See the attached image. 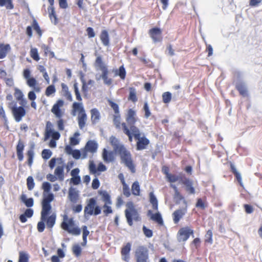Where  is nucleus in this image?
I'll return each instance as SVG.
<instances>
[{"label": "nucleus", "mask_w": 262, "mask_h": 262, "mask_svg": "<svg viewBox=\"0 0 262 262\" xmlns=\"http://www.w3.org/2000/svg\"><path fill=\"white\" fill-rule=\"evenodd\" d=\"M40 221L38 222L37 229L39 232H42L46 227L45 222L46 223L47 228L51 229L55 224L56 220V214L53 213L49 215L50 213L41 211Z\"/></svg>", "instance_id": "f03ea898"}, {"label": "nucleus", "mask_w": 262, "mask_h": 262, "mask_svg": "<svg viewBox=\"0 0 262 262\" xmlns=\"http://www.w3.org/2000/svg\"><path fill=\"white\" fill-rule=\"evenodd\" d=\"M56 92V89L55 85L52 84L49 85L46 89L45 94L47 96H50L52 94L55 93Z\"/></svg>", "instance_id": "09e8293b"}, {"label": "nucleus", "mask_w": 262, "mask_h": 262, "mask_svg": "<svg viewBox=\"0 0 262 262\" xmlns=\"http://www.w3.org/2000/svg\"><path fill=\"white\" fill-rule=\"evenodd\" d=\"M25 145L24 142L20 139H19L16 147V154L18 159L19 161H22L24 159L23 151Z\"/></svg>", "instance_id": "a211bd4d"}, {"label": "nucleus", "mask_w": 262, "mask_h": 262, "mask_svg": "<svg viewBox=\"0 0 262 262\" xmlns=\"http://www.w3.org/2000/svg\"><path fill=\"white\" fill-rule=\"evenodd\" d=\"M128 99L133 102H135L137 101L138 99L136 96V91L135 88L133 87L129 88V93Z\"/></svg>", "instance_id": "e433bc0d"}, {"label": "nucleus", "mask_w": 262, "mask_h": 262, "mask_svg": "<svg viewBox=\"0 0 262 262\" xmlns=\"http://www.w3.org/2000/svg\"><path fill=\"white\" fill-rule=\"evenodd\" d=\"M111 145L113 146L114 150L117 152L120 150V148L122 145L119 144V140L115 136H112L110 138Z\"/></svg>", "instance_id": "7c9ffc66"}, {"label": "nucleus", "mask_w": 262, "mask_h": 262, "mask_svg": "<svg viewBox=\"0 0 262 262\" xmlns=\"http://www.w3.org/2000/svg\"><path fill=\"white\" fill-rule=\"evenodd\" d=\"M51 137L55 140H58L60 137V134L59 132L56 131L54 129H50Z\"/></svg>", "instance_id": "774afa93"}, {"label": "nucleus", "mask_w": 262, "mask_h": 262, "mask_svg": "<svg viewBox=\"0 0 262 262\" xmlns=\"http://www.w3.org/2000/svg\"><path fill=\"white\" fill-rule=\"evenodd\" d=\"M147 215L150 217L152 221L157 223L160 226H163L164 225L163 220L160 212L158 211L155 213H153L151 210H148Z\"/></svg>", "instance_id": "4468645a"}, {"label": "nucleus", "mask_w": 262, "mask_h": 262, "mask_svg": "<svg viewBox=\"0 0 262 262\" xmlns=\"http://www.w3.org/2000/svg\"><path fill=\"white\" fill-rule=\"evenodd\" d=\"M123 194L127 198H128L130 196V192L128 185L126 183L123 184Z\"/></svg>", "instance_id": "680f3d73"}, {"label": "nucleus", "mask_w": 262, "mask_h": 262, "mask_svg": "<svg viewBox=\"0 0 262 262\" xmlns=\"http://www.w3.org/2000/svg\"><path fill=\"white\" fill-rule=\"evenodd\" d=\"M50 6L48 8L49 17L52 20L54 18V24L56 25L58 23V19L55 13V8L54 7V0H48Z\"/></svg>", "instance_id": "dca6fc26"}, {"label": "nucleus", "mask_w": 262, "mask_h": 262, "mask_svg": "<svg viewBox=\"0 0 262 262\" xmlns=\"http://www.w3.org/2000/svg\"><path fill=\"white\" fill-rule=\"evenodd\" d=\"M0 7H5L8 10L14 8L12 0H0Z\"/></svg>", "instance_id": "c9c22d12"}, {"label": "nucleus", "mask_w": 262, "mask_h": 262, "mask_svg": "<svg viewBox=\"0 0 262 262\" xmlns=\"http://www.w3.org/2000/svg\"><path fill=\"white\" fill-rule=\"evenodd\" d=\"M136 262H148V250L143 246H139L135 252Z\"/></svg>", "instance_id": "6e6552de"}, {"label": "nucleus", "mask_w": 262, "mask_h": 262, "mask_svg": "<svg viewBox=\"0 0 262 262\" xmlns=\"http://www.w3.org/2000/svg\"><path fill=\"white\" fill-rule=\"evenodd\" d=\"M27 83L29 86L32 88L36 86L37 81L34 77H32L27 79Z\"/></svg>", "instance_id": "338daca9"}, {"label": "nucleus", "mask_w": 262, "mask_h": 262, "mask_svg": "<svg viewBox=\"0 0 262 262\" xmlns=\"http://www.w3.org/2000/svg\"><path fill=\"white\" fill-rule=\"evenodd\" d=\"M11 49L10 45L9 44H0V59L4 58L8 53Z\"/></svg>", "instance_id": "c85d7f7f"}, {"label": "nucleus", "mask_w": 262, "mask_h": 262, "mask_svg": "<svg viewBox=\"0 0 262 262\" xmlns=\"http://www.w3.org/2000/svg\"><path fill=\"white\" fill-rule=\"evenodd\" d=\"M32 27L40 37L42 36V31L37 20L35 19L33 20Z\"/></svg>", "instance_id": "79ce46f5"}, {"label": "nucleus", "mask_w": 262, "mask_h": 262, "mask_svg": "<svg viewBox=\"0 0 262 262\" xmlns=\"http://www.w3.org/2000/svg\"><path fill=\"white\" fill-rule=\"evenodd\" d=\"M108 103L111 108L114 110L115 114L117 115L119 114V107L117 103L114 102L111 99H108Z\"/></svg>", "instance_id": "a19ab883"}, {"label": "nucleus", "mask_w": 262, "mask_h": 262, "mask_svg": "<svg viewBox=\"0 0 262 262\" xmlns=\"http://www.w3.org/2000/svg\"><path fill=\"white\" fill-rule=\"evenodd\" d=\"M113 122L117 128H119L120 127V116L119 114L114 116Z\"/></svg>", "instance_id": "69168bd1"}, {"label": "nucleus", "mask_w": 262, "mask_h": 262, "mask_svg": "<svg viewBox=\"0 0 262 262\" xmlns=\"http://www.w3.org/2000/svg\"><path fill=\"white\" fill-rule=\"evenodd\" d=\"M117 152L120 155L122 163H123L132 173H135L136 168L130 152L126 149L124 145H122L120 150Z\"/></svg>", "instance_id": "39448f33"}, {"label": "nucleus", "mask_w": 262, "mask_h": 262, "mask_svg": "<svg viewBox=\"0 0 262 262\" xmlns=\"http://www.w3.org/2000/svg\"><path fill=\"white\" fill-rule=\"evenodd\" d=\"M89 169L90 170V172L91 174H95L97 172V167H96V164L92 160L90 161Z\"/></svg>", "instance_id": "3c124183"}, {"label": "nucleus", "mask_w": 262, "mask_h": 262, "mask_svg": "<svg viewBox=\"0 0 262 262\" xmlns=\"http://www.w3.org/2000/svg\"><path fill=\"white\" fill-rule=\"evenodd\" d=\"M54 173L60 181H63L64 179L63 166H58L55 169Z\"/></svg>", "instance_id": "2f4dec72"}, {"label": "nucleus", "mask_w": 262, "mask_h": 262, "mask_svg": "<svg viewBox=\"0 0 262 262\" xmlns=\"http://www.w3.org/2000/svg\"><path fill=\"white\" fill-rule=\"evenodd\" d=\"M20 200L28 208H31L34 205V199L32 198H28L25 194H22Z\"/></svg>", "instance_id": "cd10ccee"}, {"label": "nucleus", "mask_w": 262, "mask_h": 262, "mask_svg": "<svg viewBox=\"0 0 262 262\" xmlns=\"http://www.w3.org/2000/svg\"><path fill=\"white\" fill-rule=\"evenodd\" d=\"M212 232L211 230H208L205 234V242L210 244L212 243Z\"/></svg>", "instance_id": "13d9d810"}, {"label": "nucleus", "mask_w": 262, "mask_h": 262, "mask_svg": "<svg viewBox=\"0 0 262 262\" xmlns=\"http://www.w3.org/2000/svg\"><path fill=\"white\" fill-rule=\"evenodd\" d=\"M125 216L127 221V223L130 226L133 225V221L139 222L141 220V218L137 209L134 210L133 211L130 212L129 211L125 210Z\"/></svg>", "instance_id": "9d476101"}, {"label": "nucleus", "mask_w": 262, "mask_h": 262, "mask_svg": "<svg viewBox=\"0 0 262 262\" xmlns=\"http://www.w3.org/2000/svg\"><path fill=\"white\" fill-rule=\"evenodd\" d=\"M85 147L88 151L94 153L97 150L98 143L95 140H89L86 142Z\"/></svg>", "instance_id": "412c9836"}, {"label": "nucleus", "mask_w": 262, "mask_h": 262, "mask_svg": "<svg viewBox=\"0 0 262 262\" xmlns=\"http://www.w3.org/2000/svg\"><path fill=\"white\" fill-rule=\"evenodd\" d=\"M130 129L132 133L133 134L135 139L140 138L141 134L139 128L135 124L130 125Z\"/></svg>", "instance_id": "4c0bfd02"}, {"label": "nucleus", "mask_w": 262, "mask_h": 262, "mask_svg": "<svg viewBox=\"0 0 262 262\" xmlns=\"http://www.w3.org/2000/svg\"><path fill=\"white\" fill-rule=\"evenodd\" d=\"M132 245L130 243H127L122 248L121 254L124 256L123 259L127 261L129 259V254L131 250Z\"/></svg>", "instance_id": "bb28decb"}, {"label": "nucleus", "mask_w": 262, "mask_h": 262, "mask_svg": "<svg viewBox=\"0 0 262 262\" xmlns=\"http://www.w3.org/2000/svg\"><path fill=\"white\" fill-rule=\"evenodd\" d=\"M102 158L105 162H111L114 160V156L113 151H108L106 148H104L102 151Z\"/></svg>", "instance_id": "393cba45"}, {"label": "nucleus", "mask_w": 262, "mask_h": 262, "mask_svg": "<svg viewBox=\"0 0 262 262\" xmlns=\"http://www.w3.org/2000/svg\"><path fill=\"white\" fill-rule=\"evenodd\" d=\"M168 182L170 183H174L178 181L179 179V175H176L170 173L169 175L166 178Z\"/></svg>", "instance_id": "4d7b16f0"}, {"label": "nucleus", "mask_w": 262, "mask_h": 262, "mask_svg": "<svg viewBox=\"0 0 262 262\" xmlns=\"http://www.w3.org/2000/svg\"><path fill=\"white\" fill-rule=\"evenodd\" d=\"M149 33L150 37L155 43L162 41V30L160 28L156 27L150 29Z\"/></svg>", "instance_id": "ddd939ff"}, {"label": "nucleus", "mask_w": 262, "mask_h": 262, "mask_svg": "<svg viewBox=\"0 0 262 262\" xmlns=\"http://www.w3.org/2000/svg\"><path fill=\"white\" fill-rule=\"evenodd\" d=\"M75 222L73 218H69L68 215L64 214L63 216V221L61 222V228L67 231L69 233L74 235H79L81 233V229L78 227H74Z\"/></svg>", "instance_id": "7ed1b4c3"}, {"label": "nucleus", "mask_w": 262, "mask_h": 262, "mask_svg": "<svg viewBox=\"0 0 262 262\" xmlns=\"http://www.w3.org/2000/svg\"><path fill=\"white\" fill-rule=\"evenodd\" d=\"M136 115V112L134 110L129 108L128 110L126 120L129 125L136 123L137 121V119L135 117Z\"/></svg>", "instance_id": "6ab92c4d"}, {"label": "nucleus", "mask_w": 262, "mask_h": 262, "mask_svg": "<svg viewBox=\"0 0 262 262\" xmlns=\"http://www.w3.org/2000/svg\"><path fill=\"white\" fill-rule=\"evenodd\" d=\"M73 88H74V90L76 99L79 101H81L82 99L81 96L80 95V92L79 90L77 82H75L74 83Z\"/></svg>", "instance_id": "49530a36"}, {"label": "nucleus", "mask_w": 262, "mask_h": 262, "mask_svg": "<svg viewBox=\"0 0 262 262\" xmlns=\"http://www.w3.org/2000/svg\"><path fill=\"white\" fill-rule=\"evenodd\" d=\"M81 182V177L80 176L77 177H73L70 179V183L74 185L79 184Z\"/></svg>", "instance_id": "e2e57ef3"}, {"label": "nucleus", "mask_w": 262, "mask_h": 262, "mask_svg": "<svg viewBox=\"0 0 262 262\" xmlns=\"http://www.w3.org/2000/svg\"><path fill=\"white\" fill-rule=\"evenodd\" d=\"M72 109L79 112L78 116V125L80 129H83L86 123L87 116L82 103L74 102L72 104Z\"/></svg>", "instance_id": "423d86ee"}, {"label": "nucleus", "mask_w": 262, "mask_h": 262, "mask_svg": "<svg viewBox=\"0 0 262 262\" xmlns=\"http://www.w3.org/2000/svg\"><path fill=\"white\" fill-rule=\"evenodd\" d=\"M195 207L204 210L206 208V206L203 200L201 198H199L197 199Z\"/></svg>", "instance_id": "0e129e2a"}, {"label": "nucleus", "mask_w": 262, "mask_h": 262, "mask_svg": "<svg viewBox=\"0 0 262 262\" xmlns=\"http://www.w3.org/2000/svg\"><path fill=\"white\" fill-rule=\"evenodd\" d=\"M91 121L92 124H95L98 122L100 119V114L98 110L96 108H92L91 110Z\"/></svg>", "instance_id": "a878e982"}, {"label": "nucleus", "mask_w": 262, "mask_h": 262, "mask_svg": "<svg viewBox=\"0 0 262 262\" xmlns=\"http://www.w3.org/2000/svg\"><path fill=\"white\" fill-rule=\"evenodd\" d=\"M235 88L239 94L243 97L249 96L248 91L246 83L241 79H238L235 82Z\"/></svg>", "instance_id": "f8f14e48"}, {"label": "nucleus", "mask_w": 262, "mask_h": 262, "mask_svg": "<svg viewBox=\"0 0 262 262\" xmlns=\"http://www.w3.org/2000/svg\"><path fill=\"white\" fill-rule=\"evenodd\" d=\"M29 259L28 253L23 251L19 252L18 262H29Z\"/></svg>", "instance_id": "ea45409f"}, {"label": "nucleus", "mask_w": 262, "mask_h": 262, "mask_svg": "<svg viewBox=\"0 0 262 262\" xmlns=\"http://www.w3.org/2000/svg\"><path fill=\"white\" fill-rule=\"evenodd\" d=\"M54 198V194L52 192L43 193L41 212L51 213L52 210L51 203L53 201Z\"/></svg>", "instance_id": "0eeeda50"}, {"label": "nucleus", "mask_w": 262, "mask_h": 262, "mask_svg": "<svg viewBox=\"0 0 262 262\" xmlns=\"http://www.w3.org/2000/svg\"><path fill=\"white\" fill-rule=\"evenodd\" d=\"M14 90L15 93L14 94V95L17 101L20 100L21 99L24 97V95L23 93L19 89L15 88Z\"/></svg>", "instance_id": "6e6d98bb"}, {"label": "nucleus", "mask_w": 262, "mask_h": 262, "mask_svg": "<svg viewBox=\"0 0 262 262\" xmlns=\"http://www.w3.org/2000/svg\"><path fill=\"white\" fill-rule=\"evenodd\" d=\"M94 66L97 70H100L102 72L101 74H96L95 79L97 81L102 79L104 84L110 85L113 83V79L108 77L109 71L107 66L102 61L101 56L97 57Z\"/></svg>", "instance_id": "f257e3e1"}, {"label": "nucleus", "mask_w": 262, "mask_h": 262, "mask_svg": "<svg viewBox=\"0 0 262 262\" xmlns=\"http://www.w3.org/2000/svg\"><path fill=\"white\" fill-rule=\"evenodd\" d=\"M143 109L145 112V117L148 118L150 116L151 113L147 102H144Z\"/></svg>", "instance_id": "052dcab7"}, {"label": "nucleus", "mask_w": 262, "mask_h": 262, "mask_svg": "<svg viewBox=\"0 0 262 262\" xmlns=\"http://www.w3.org/2000/svg\"><path fill=\"white\" fill-rule=\"evenodd\" d=\"M192 182L189 179L188 182H186L185 189L190 194H194L195 193V189L193 186Z\"/></svg>", "instance_id": "58836bf2"}, {"label": "nucleus", "mask_w": 262, "mask_h": 262, "mask_svg": "<svg viewBox=\"0 0 262 262\" xmlns=\"http://www.w3.org/2000/svg\"><path fill=\"white\" fill-rule=\"evenodd\" d=\"M53 125L50 121H48L46 124V128L45 133L44 141L48 140L51 137L50 129L53 128Z\"/></svg>", "instance_id": "f704fd0d"}, {"label": "nucleus", "mask_w": 262, "mask_h": 262, "mask_svg": "<svg viewBox=\"0 0 262 262\" xmlns=\"http://www.w3.org/2000/svg\"><path fill=\"white\" fill-rule=\"evenodd\" d=\"M172 98L171 93L169 92H166L162 94V100L164 103L170 102Z\"/></svg>", "instance_id": "37998d69"}, {"label": "nucleus", "mask_w": 262, "mask_h": 262, "mask_svg": "<svg viewBox=\"0 0 262 262\" xmlns=\"http://www.w3.org/2000/svg\"><path fill=\"white\" fill-rule=\"evenodd\" d=\"M80 135L78 132H76L73 137L70 138V143L71 145H76L79 143V140L77 138Z\"/></svg>", "instance_id": "c03bdc74"}, {"label": "nucleus", "mask_w": 262, "mask_h": 262, "mask_svg": "<svg viewBox=\"0 0 262 262\" xmlns=\"http://www.w3.org/2000/svg\"><path fill=\"white\" fill-rule=\"evenodd\" d=\"M149 201L152 205V209L157 210L158 209V201L153 191H151L149 193Z\"/></svg>", "instance_id": "c756f323"}, {"label": "nucleus", "mask_w": 262, "mask_h": 262, "mask_svg": "<svg viewBox=\"0 0 262 262\" xmlns=\"http://www.w3.org/2000/svg\"><path fill=\"white\" fill-rule=\"evenodd\" d=\"M184 214V213L181 209H178L174 211L172 213L173 222L175 224L178 223Z\"/></svg>", "instance_id": "473e14b6"}, {"label": "nucleus", "mask_w": 262, "mask_h": 262, "mask_svg": "<svg viewBox=\"0 0 262 262\" xmlns=\"http://www.w3.org/2000/svg\"><path fill=\"white\" fill-rule=\"evenodd\" d=\"M131 190L133 195L135 196H139L140 195V187L138 181H136L133 183Z\"/></svg>", "instance_id": "72a5a7b5"}, {"label": "nucleus", "mask_w": 262, "mask_h": 262, "mask_svg": "<svg viewBox=\"0 0 262 262\" xmlns=\"http://www.w3.org/2000/svg\"><path fill=\"white\" fill-rule=\"evenodd\" d=\"M100 38L103 46L106 47L110 46V37L107 30H103L101 31Z\"/></svg>", "instance_id": "b1692460"}, {"label": "nucleus", "mask_w": 262, "mask_h": 262, "mask_svg": "<svg viewBox=\"0 0 262 262\" xmlns=\"http://www.w3.org/2000/svg\"><path fill=\"white\" fill-rule=\"evenodd\" d=\"M101 213V208L97 204L95 198H90L84 209V216L89 219L87 215H98Z\"/></svg>", "instance_id": "20e7f679"}, {"label": "nucleus", "mask_w": 262, "mask_h": 262, "mask_svg": "<svg viewBox=\"0 0 262 262\" xmlns=\"http://www.w3.org/2000/svg\"><path fill=\"white\" fill-rule=\"evenodd\" d=\"M31 57L35 61H38L40 59L38 50L36 48H32L30 51Z\"/></svg>", "instance_id": "603ef678"}, {"label": "nucleus", "mask_w": 262, "mask_h": 262, "mask_svg": "<svg viewBox=\"0 0 262 262\" xmlns=\"http://www.w3.org/2000/svg\"><path fill=\"white\" fill-rule=\"evenodd\" d=\"M42 189L43 190V193L51 192V184L48 182H44L42 184Z\"/></svg>", "instance_id": "bf43d9fd"}, {"label": "nucleus", "mask_w": 262, "mask_h": 262, "mask_svg": "<svg viewBox=\"0 0 262 262\" xmlns=\"http://www.w3.org/2000/svg\"><path fill=\"white\" fill-rule=\"evenodd\" d=\"M81 251L82 249L78 244L75 245L73 246L72 252L76 257H78L81 255Z\"/></svg>", "instance_id": "8fccbe9b"}, {"label": "nucleus", "mask_w": 262, "mask_h": 262, "mask_svg": "<svg viewBox=\"0 0 262 262\" xmlns=\"http://www.w3.org/2000/svg\"><path fill=\"white\" fill-rule=\"evenodd\" d=\"M102 207L103 208V212L105 216H107L109 214L113 213V209L108 204H104Z\"/></svg>", "instance_id": "864d4df0"}, {"label": "nucleus", "mask_w": 262, "mask_h": 262, "mask_svg": "<svg viewBox=\"0 0 262 262\" xmlns=\"http://www.w3.org/2000/svg\"><path fill=\"white\" fill-rule=\"evenodd\" d=\"M52 155V152L50 149H44L41 151L42 159L45 160H48Z\"/></svg>", "instance_id": "a18cd8bd"}, {"label": "nucleus", "mask_w": 262, "mask_h": 262, "mask_svg": "<svg viewBox=\"0 0 262 262\" xmlns=\"http://www.w3.org/2000/svg\"><path fill=\"white\" fill-rule=\"evenodd\" d=\"M194 231L191 229L189 227H184L180 229L177 234V239L179 242L186 241L190 236L193 235Z\"/></svg>", "instance_id": "1a4fd4ad"}, {"label": "nucleus", "mask_w": 262, "mask_h": 262, "mask_svg": "<svg viewBox=\"0 0 262 262\" xmlns=\"http://www.w3.org/2000/svg\"><path fill=\"white\" fill-rule=\"evenodd\" d=\"M112 72L114 73L115 76H119L122 80L125 79L126 72L123 65L121 66L118 69H113Z\"/></svg>", "instance_id": "5701e85b"}, {"label": "nucleus", "mask_w": 262, "mask_h": 262, "mask_svg": "<svg viewBox=\"0 0 262 262\" xmlns=\"http://www.w3.org/2000/svg\"><path fill=\"white\" fill-rule=\"evenodd\" d=\"M79 198V192L73 187H70L69 189L68 198L73 203H77Z\"/></svg>", "instance_id": "f3484780"}, {"label": "nucleus", "mask_w": 262, "mask_h": 262, "mask_svg": "<svg viewBox=\"0 0 262 262\" xmlns=\"http://www.w3.org/2000/svg\"><path fill=\"white\" fill-rule=\"evenodd\" d=\"M35 147V144L32 143V144L30 145V149L28 150L27 152V155L28 157L27 164L30 166L31 167L34 157V149Z\"/></svg>", "instance_id": "4be33fe9"}, {"label": "nucleus", "mask_w": 262, "mask_h": 262, "mask_svg": "<svg viewBox=\"0 0 262 262\" xmlns=\"http://www.w3.org/2000/svg\"><path fill=\"white\" fill-rule=\"evenodd\" d=\"M142 230L145 236L148 238L151 237L153 235V232L152 230L148 228L145 226H143L142 227Z\"/></svg>", "instance_id": "5fc2aeb1"}, {"label": "nucleus", "mask_w": 262, "mask_h": 262, "mask_svg": "<svg viewBox=\"0 0 262 262\" xmlns=\"http://www.w3.org/2000/svg\"><path fill=\"white\" fill-rule=\"evenodd\" d=\"M14 120L16 122H19L22 118L26 115V111L25 108L22 106H15L13 110L11 111Z\"/></svg>", "instance_id": "9b49d317"}, {"label": "nucleus", "mask_w": 262, "mask_h": 262, "mask_svg": "<svg viewBox=\"0 0 262 262\" xmlns=\"http://www.w3.org/2000/svg\"><path fill=\"white\" fill-rule=\"evenodd\" d=\"M137 140L138 141L136 143V149L137 150H142L146 149L150 142L149 140L144 136L140 137Z\"/></svg>", "instance_id": "2eb2a0df"}, {"label": "nucleus", "mask_w": 262, "mask_h": 262, "mask_svg": "<svg viewBox=\"0 0 262 262\" xmlns=\"http://www.w3.org/2000/svg\"><path fill=\"white\" fill-rule=\"evenodd\" d=\"M98 193L101 196V200L104 202V204H108L109 205L112 204L111 195L106 190H99Z\"/></svg>", "instance_id": "aec40b11"}, {"label": "nucleus", "mask_w": 262, "mask_h": 262, "mask_svg": "<svg viewBox=\"0 0 262 262\" xmlns=\"http://www.w3.org/2000/svg\"><path fill=\"white\" fill-rule=\"evenodd\" d=\"M27 185L29 190H32L35 186V183L33 178L32 176H29L27 179Z\"/></svg>", "instance_id": "de8ad7c7"}]
</instances>
